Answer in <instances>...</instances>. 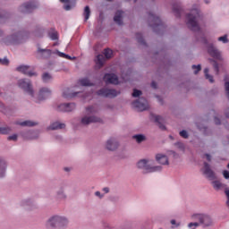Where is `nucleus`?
<instances>
[{
  "label": "nucleus",
  "mask_w": 229,
  "mask_h": 229,
  "mask_svg": "<svg viewBox=\"0 0 229 229\" xmlns=\"http://www.w3.org/2000/svg\"><path fill=\"white\" fill-rule=\"evenodd\" d=\"M171 225H176V220H171Z\"/></svg>",
  "instance_id": "62"
},
{
  "label": "nucleus",
  "mask_w": 229,
  "mask_h": 229,
  "mask_svg": "<svg viewBox=\"0 0 229 229\" xmlns=\"http://www.w3.org/2000/svg\"><path fill=\"white\" fill-rule=\"evenodd\" d=\"M151 121H154V123H157V126L161 129V130H165V126L164 124H162V122L164 121L162 119V117L160 115H157V114H151L150 117Z\"/></svg>",
  "instance_id": "22"
},
{
  "label": "nucleus",
  "mask_w": 229,
  "mask_h": 229,
  "mask_svg": "<svg viewBox=\"0 0 229 229\" xmlns=\"http://www.w3.org/2000/svg\"><path fill=\"white\" fill-rule=\"evenodd\" d=\"M86 115H95L99 112V107L98 106H89L85 108Z\"/></svg>",
  "instance_id": "25"
},
{
  "label": "nucleus",
  "mask_w": 229,
  "mask_h": 229,
  "mask_svg": "<svg viewBox=\"0 0 229 229\" xmlns=\"http://www.w3.org/2000/svg\"><path fill=\"white\" fill-rule=\"evenodd\" d=\"M96 123H98V124H103L105 121L103 120V118L98 115H90V114H84L80 119L81 126H89Z\"/></svg>",
  "instance_id": "4"
},
{
  "label": "nucleus",
  "mask_w": 229,
  "mask_h": 229,
  "mask_svg": "<svg viewBox=\"0 0 229 229\" xmlns=\"http://www.w3.org/2000/svg\"><path fill=\"white\" fill-rule=\"evenodd\" d=\"M174 147L179 151H182V153H185V144H183L182 142L174 143Z\"/></svg>",
  "instance_id": "38"
},
{
  "label": "nucleus",
  "mask_w": 229,
  "mask_h": 229,
  "mask_svg": "<svg viewBox=\"0 0 229 229\" xmlns=\"http://www.w3.org/2000/svg\"><path fill=\"white\" fill-rule=\"evenodd\" d=\"M57 110L58 112H72L73 110H76V104H61L57 106Z\"/></svg>",
  "instance_id": "16"
},
{
  "label": "nucleus",
  "mask_w": 229,
  "mask_h": 229,
  "mask_svg": "<svg viewBox=\"0 0 229 229\" xmlns=\"http://www.w3.org/2000/svg\"><path fill=\"white\" fill-rule=\"evenodd\" d=\"M212 185L216 191H221V189H225L226 184L221 182V181H214Z\"/></svg>",
  "instance_id": "29"
},
{
  "label": "nucleus",
  "mask_w": 229,
  "mask_h": 229,
  "mask_svg": "<svg viewBox=\"0 0 229 229\" xmlns=\"http://www.w3.org/2000/svg\"><path fill=\"white\" fill-rule=\"evenodd\" d=\"M103 191L104 192H106V194H108V192H110V189L108 188H104Z\"/></svg>",
  "instance_id": "59"
},
{
  "label": "nucleus",
  "mask_w": 229,
  "mask_h": 229,
  "mask_svg": "<svg viewBox=\"0 0 229 229\" xmlns=\"http://www.w3.org/2000/svg\"><path fill=\"white\" fill-rule=\"evenodd\" d=\"M132 106L137 108L140 112H144V110H148V100H146L144 98H140L132 102Z\"/></svg>",
  "instance_id": "10"
},
{
  "label": "nucleus",
  "mask_w": 229,
  "mask_h": 229,
  "mask_svg": "<svg viewBox=\"0 0 229 229\" xmlns=\"http://www.w3.org/2000/svg\"><path fill=\"white\" fill-rule=\"evenodd\" d=\"M98 96H102V98H115L119 96V92L115 89H102L97 92Z\"/></svg>",
  "instance_id": "9"
},
{
  "label": "nucleus",
  "mask_w": 229,
  "mask_h": 229,
  "mask_svg": "<svg viewBox=\"0 0 229 229\" xmlns=\"http://www.w3.org/2000/svg\"><path fill=\"white\" fill-rule=\"evenodd\" d=\"M34 34L36 37H42V35H44V28L41 26H37L34 30Z\"/></svg>",
  "instance_id": "35"
},
{
  "label": "nucleus",
  "mask_w": 229,
  "mask_h": 229,
  "mask_svg": "<svg viewBox=\"0 0 229 229\" xmlns=\"http://www.w3.org/2000/svg\"><path fill=\"white\" fill-rule=\"evenodd\" d=\"M136 38L140 44H146L144 38H142V35L140 33L136 34Z\"/></svg>",
  "instance_id": "46"
},
{
  "label": "nucleus",
  "mask_w": 229,
  "mask_h": 229,
  "mask_svg": "<svg viewBox=\"0 0 229 229\" xmlns=\"http://www.w3.org/2000/svg\"><path fill=\"white\" fill-rule=\"evenodd\" d=\"M203 158H206L208 162H210V160H212V156H210V154H204Z\"/></svg>",
  "instance_id": "55"
},
{
  "label": "nucleus",
  "mask_w": 229,
  "mask_h": 229,
  "mask_svg": "<svg viewBox=\"0 0 229 229\" xmlns=\"http://www.w3.org/2000/svg\"><path fill=\"white\" fill-rule=\"evenodd\" d=\"M106 58H105L104 55H98L95 60L96 62V69H101L105 65Z\"/></svg>",
  "instance_id": "23"
},
{
  "label": "nucleus",
  "mask_w": 229,
  "mask_h": 229,
  "mask_svg": "<svg viewBox=\"0 0 229 229\" xmlns=\"http://www.w3.org/2000/svg\"><path fill=\"white\" fill-rule=\"evenodd\" d=\"M208 53L216 60H223V56L221 55V52L214 47V45L210 44L208 47Z\"/></svg>",
  "instance_id": "13"
},
{
  "label": "nucleus",
  "mask_w": 229,
  "mask_h": 229,
  "mask_svg": "<svg viewBox=\"0 0 229 229\" xmlns=\"http://www.w3.org/2000/svg\"><path fill=\"white\" fill-rule=\"evenodd\" d=\"M64 171H65L66 173H69V171H71V168L65 167V168H64Z\"/></svg>",
  "instance_id": "61"
},
{
  "label": "nucleus",
  "mask_w": 229,
  "mask_h": 229,
  "mask_svg": "<svg viewBox=\"0 0 229 229\" xmlns=\"http://www.w3.org/2000/svg\"><path fill=\"white\" fill-rule=\"evenodd\" d=\"M38 55L39 58H49V56H51V55H52V52L49 49L38 48Z\"/></svg>",
  "instance_id": "26"
},
{
  "label": "nucleus",
  "mask_w": 229,
  "mask_h": 229,
  "mask_svg": "<svg viewBox=\"0 0 229 229\" xmlns=\"http://www.w3.org/2000/svg\"><path fill=\"white\" fill-rule=\"evenodd\" d=\"M16 124H19L20 126H37V124H38L37 122H33V121H24V122H17Z\"/></svg>",
  "instance_id": "30"
},
{
  "label": "nucleus",
  "mask_w": 229,
  "mask_h": 229,
  "mask_svg": "<svg viewBox=\"0 0 229 229\" xmlns=\"http://www.w3.org/2000/svg\"><path fill=\"white\" fill-rule=\"evenodd\" d=\"M191 69L193 70L194 74H198V72H199V71H201V65H192Z\"/></svg>",
  "instance_id": "45"
},
{
  "label": "nucleus",
  "mask_w": 229,
  "mask_h": 229,
  "mask_svg": "<svg viewBox=\"0 0 229 229\" xmlns=\"http://www.w3.org/2000/svg\"><path fill=\"white\" fill-rule=\"evenodd\" d=\"M204 74L206 76V80H208V81H210V83H214V77H212V75L208 74V68H206L204 70Z\"/></svg>",
  "instance_id": "41"
},
{
  "label": "nucleus",
  "mask_w": 229,
  "mask_h": 229,
  "mask_svg": "<svg viewBox=\"0 0 229 229\" xmlns=\"http://www.w3.org/2000/svg\"><path fill=\"white\" fill-rule=\"evenodd\" d=\"M18 136L17 134H13L11 136L8 137V140H14L17 141Z\"/></svg>",
  "instance_id": "53"
},
{
  "label": "nucleus",
  "mask_w": 229,
  "mask_h": 229,
  "mask_svg": "<svg viewBox=\"0 0 229 229\" xmlns=\"http://www.w3.org/2000/svg\"><path fill=\"white\" fill-rule=\"evenodd\" d=\"M156 160L161 165H169V159L167 158V156H165L164 154H157Z\"/></svg>",
  "instance_id": "20"
},
{
  "label": "nucleus",
  "mask_w": 229,
  "mask_h": 229,
  "mask_svg": "<svg viewBox=\"0 0 229 229\" xmlns=\"http://www.w3.org/2000/svg\"><path fill=\"white\" fill-rule=\"evenodd\" d=\"M179 135L182 137V139H189V133L187 132V131H181L179 132Z\"/></svg>",
  "instance_id": "48"
},
{
  "label": "nucleus",
  "mask_w": 229,
  "mask_h": 229,
  "mask_svg": "<svg viewBox=\"0 0 229 229\" xmlns=\"http://www.w3.org/2000/svg\"><path fill=\"white\" fill-rule=\"evenodd\" d=\"M205 3H206V4H208V3H210V1L205 0Z\"/></svg>",
  "instance_id": "64"
},
{
  "label": "nucleus",
  "mask_w": 229,
  "mask_h": 229,
  "mask_svg": "<svg viewBox=\"0 0 229 229\" xmlns=\"http://www.w3.org/2000/svg\"><path fill=\"white\" fill-rule=\"evenodd\" d=\"M95 196H98V198H100V199L103 198V194H101V192L100 191H96L95 192Z\"/></svg>",
  "instance_id": "57"
},
{
  "label": "nucleus",
  "mask_w": 229,
  "mask_h": 229,
  "mask_svg": "<svg viewBox=\"0 0 229 229\" xmlns=\"http://www.w3.org/2000/svg\"><path fill=\"white\" fill-rule=\"evenodd\" d=\"M225 195H226V197H227L226 205H227V207L229 208V189H228V188H225Z\"/></svg>",
  "instance_id": "52"
},
{
  "label": "nucleus",
  "mask_w": 229,
  "mask_h": 229,
  "mask_svg": "<svg viewBox=\"0 0 229 229\" xmlns=\"http://www.w3.org/2000/svg\"><path fill=\"white\" fill-rule=\"evenodd\" d=\"M223 176H224V178H225V180H229V172L225 170L223 172Z\"/></svg>",
  "instance_id": "56"
},
{
  "label": "nucleus",
  "mask_w": 229,
  "mask_h": 229,
  "mask_svg": "<svg viewBox=\"0 0 229 229\" xmlns=\"http://www.w3.org/2000/svg\"><path fill=\"white\" fill-rule=\"evenodd\" d=\"M63 97H64L66 99H69L71 98H76V93L71 92V90L66 89L64 91Z\"/></svg>",
  "instance_id": "34"
},
{
  "label": "nucleus",
  "mask_w": 229,
  "mask_h": 229,
  "mask_svg": "<svg viewBox=\"0 0 229 229\" xmlns=\"http://www.w3.org/2000/svg\"><path fill=\"white\" fill-rule=\"evenodd\" d=\"M202 173L205 174L206 178L209 180H216V173L212 171V168H210V165L208 163L204 162Z\"/></svg>",
  "instance_id": "12"
},
{
  "label": "nucleus",
  "mask_w": 229,
  "mask_h": 229,
  "mask_svg": "<svg viewBox=\"0 0 229 229\" xmlns=\"http://www.w3.org/2000/svg\"><path fill=\"white\" fill-rule=\"evenodd\" d=\"M188 226L189 228L195 229V228H198V226H199V223L198 222L190 223Z\"/></svg>",
  "instance_id": "50"
},
{
  "label": "nucleus",
  "mask_w": 229,
  "mask_h": 229,
  "mask_svg": "<svg viewBox=\"0 0 229 229\" xmlns=\"http://www.w3.org/2000/svg\"><path fill=\"white\" fill-rule=\"evenodd\" d=\"M20 205L25 210H35V208H37V204L30 199L21 200Z\"/></svg>",
  "instance_id": "14"
},
{
  "label": "nucleus",
  "mask_w": 229,
  "mask_h": 229,
  "mask_svg": "<svg viewBox=\"0 0 229 229\" xmlns=\"http://www.w3.org/2000/svg\"><path fill=\"white\" fill-rule=\"evenodd\" d=\"M216 124H221V121L218 118H215Z\"/></svg>",
  "instance_id": "58"
},
{
  "label": "nucleus",
  "mask_w": 229,
  "mask_h": 229,
  "mask_svg": "<svg viewBox=\"0 0 229 229\" xmlns=\"http://www.w3.org/2000/svg\"><path fill=\"white\" fill-rule=\"evenodd\" d=\"M0 108H4V105L0 104Z\"/></svg>",
  "instance_id": "63"
},
{
  "label": "nucleus",
  "mask_w": 229,
  "mask_h": 229,
  "mask_svg": "<svg viewBox=\"0 0 229 229\" xmlns=\"http://www.w3.org/2000/svg\"><path fill=\"white\" fill-rule=\"evenodd\" d=\"M52 80H53V75H51V73L44 72L42 74V81L44 83H49V81H51Z\"/></svg>",
  "instance_id": "32"
},
{
  "label": "nucleus",
  "mask_w": 229,
  "mask_h": 229,
  "mask_svg": "<svg viewBox=\"0 0 229 229\" xmlns=\"http://www.w3.org/2000/svg\"><path fill=\"white\" fill-rule=\"evenodd\" d=\"M5 173H6V161H4V159L0 158V178H3Z\"/></svg>",
  "instance_id": "28"
},
{
  "label": "nucleus",
  "mask_w": 229,
  "mask_h": 229,
  "mask_svg": "<svg viewBox=\"0 0 229 229\" xmlns=\"http://www.w3.org/2000/svg\"><path fill=\"white\" fill-rule=\"evenodd\" d=\"M57 55L58 56H61V58H66V60H72V57H71L69 55L64 54L60 51H57Z\"/></svg>",
  "instance_id": "44"
},
{
  "label": "nucleus",
  "mask_w": 229,
  "mask_h": 229,
  "mask_svg": "<svg viewBox=\"0 0 229 229\" xmlns=\"http://www.w3.org/2000/svg\"><path fill=\"white\" fill-rule=\"evenodd\" d=\"M104 81L106 83H111L112 85H119V78L114 73H107L104 76Z\"/></svg>",
  "instance_id": "18"
},
{
  "label": "nucleus",
  "mask_w": 229,
  "mask_h": 229,
  "mask_svg": "<svg viewBox=\"0 0 229 229\" xmlns=\"http://www.w3.org/2000/svg\"><path fill=\"white\" fill-rule=\"evenodd\" d=\"M104 55L106 60H110V58H112V55H114V52L112 51V49L106 48L104 50Z\"/></svg>",
  "instance_id": "39"
},
{
  "label": "nucleus",
  "mask_w": 229,
  "mask_h": 229,
  "mask_svg": "<svg viewBox=\"0 0 229 229\" xmlns=\"http://www.w3.org/2000/svg\"><path fill=\"white\" fill-rule=\"evenodd\" d=\"M18 86L20 89H22L24 92H27L29 96H31V98H35V90H33V85L31 84V81L21 79L18 81Z\"/></svg>",
  "instance_id": "6"
},
{
  "label": "nucleus",
  "mask_w": 229,
  "mask_h": 229,
  "mask_svg": "<svg viewBox=\"0 0 229 229\" xmlns=\"http://www.w3.org/2000/svg\"><path fill=\"white\" fill-rule=\"evenodd\" d=\"M55 198L57 199H61L62 201H65V199H67V193H65L64 186L59 187V189L55 192Z\"/></svg>",
  "instance_id": "19"
},
{
  "label": "nucleus",
  "mask_w": 229,
  "mask_h": 229,
  "mask_svg": "<svg viewBox=\"0 0 229 229\" xmlns=\"http://www.w3.org/2000/svg\"><path fill=\"white\" fill-rule=\"evenodd\" d=\"M64 129H65V123H62L59 122H54L47 127V130H64Z\"/></svg>",
  "instance_id": "27"
},
{
  "label": "nucleus",
  "mask_w": 229,
  "mask_h": 229,
  "mask_svg": "<svg viewBox=\"0 0 229 229\" xmlns=\"http://www.w3.org/2000/svg\"><path fill=\"white\" fill-rule=\"evenodd\" d=\"M219 42H223L224 44L228 43V38L226 36L218 38Z\"/></svg>",
  "instance_id": "51"
},
{
  "label": "nucleus",
  "mask_w": 229,
  "mask_h": 229,
  "mask_svg": "<svg viewBox=\"0 0 229 229\" xmlns=\"http://www.w3.org/2000/svg\"><path fill=\"white\" fill-rule=\"evenodd\" d=\"M0 64L2 65H8L10 64V61L8 60V58L4 57V58H0Z\"/></svg>",
  "instance_id": "49"
},
{
  "label": "nucleus",
  "mask_w": 229,
  "mask_h": 229,
  "mask_svg": "<svg viewBox=\"0 0 229 229\" xmlns=\"http://www.w3.org/2000/svg\"><path fill=\"white\" fill-rule=\"evenodd\" d=\"M71 221L66 216L53 215L46 221V226L49 229H65L69 228Z\"/></svg>",
  "instance_id": "1"
},
{
  "label": "nucleus",
  "mask_w": 229,
  "mask_h": 229,
  "mask_svg": "<svg viewBox=\"0 0 229 229\" xmlns=\"http://www.w3.org/2000/svg\"><path fill=\"white\" fill-rule=\"evenodd\" d=\"M123 19H124V13L123 11H117L114 17V22L118 26H123Z\"/></svg>",
  "instance_id": "21"
},
{
  "label": "nucleus",
  "mask_w": 229,
  "mask_h": 229,
  "mask_svg": "<svg viewBox=\"0 0 229 229\" xmlns=\"http://www.w3.org/2000/svg\"><path fill=\"white\" fill-rule=\"evenodd\" d=\"M50 38L52 40H56L58 38V34L56 32L50 34Z\"/></svg>",
  "instance_id": "54"
},
{
  "label": "nucleus",
  "mask_w": 229,
  "mask_h": 229,
  "mask_svg": "<svg viewBox=\"0 0 229 229\" xmlns=\"http://www.w3.org/2000/svg\"><path fill=\"white\" fill-rule=\"evenodd\" d=\"M140 96H142V91L134 89L132 92V98H139Z\"/></svg>",
  "instance_id": "47"
},
{
  "label": "nucleus",
  "mask_w": 229,
  "mask_h": 229,
  "mask_svg": "<svg viewBox=\"0 0 229 229\" xmlns=\"http://www.w3.org/2000/svg\"><path fill=\"white\" fill-rule=\"evenodd\" d=\"M12 131V128L10 127H0V133L2 135H6Z\"/></svg>",
  "instance_id": "43"
},
{
  "label": "nucleus",
  "mask_w": 229,
  "mask_h": 229,
  "mask_svg": "<svg viewBox=\"0 0 229 229\" xmlns=\"http://www.w3.org/2000/svg\"><path fill=\"white\" fill-rule=\"evenodd\" d=\"M148 21L149 22H154L150 23V26H157L158 28H162V25H160V18H158V16H155L154 14H149L148 16Z\"/></svg>",
  "instance_id": "24"
},
{
  "label": "nucleus",
  "mask_w": 229,
  "mask_h": 229,
  "mask_svg": "<svg viewBox=\"0 0 229 229\" xmlns=\"http://www.w3.org/2000/svg\"><path fill=\"white\" fill-rule=\"evenodd\" d=\"M119 146V141L115 138H109L105 143V148L107 149V151H117Z\"/></svg>",
  "instance_id": "8"
},
{
  "label": "nucleus",
  "mask_w": 229,
  "mask_h": 229,
  "mask_svg": "<svg viewBox=\"0 0 229 229\" xmlns=\"http://www.w3.org/2000/svg\"><path fill=\"white\" fill-rule=\"evenodd\" d=\"M16 71L18 72H22V74H25L26 76H29L30 78H32V76H37V72L30 70L29 65H21L16 68Z\"/></svg>",
  "instance_id": "15"
},
{
  "label": "nucleus",
  "mask_w": 229,
  "mask_h": 229,
  "mask_svg": "<svg viewBox=\"0 0 229 229\" xmlns=\"http://www.w3.org/2000/svg\"><path fill=\"white\" fill-rule=\"evenodd\" d=\"M209 64H212L216 72H219V64L214 59H208Z\"/></svg>",
  "instance_id": "42"
},
{
  "label": "nucleus",
  "mask_w": 229,
  "mask_h": 229,
  "mask_svg": "<svg viewBox=\"0 0 229 229\" xmlns=\"http://www.w3.org/2000/svg\"><path fill=\"white\" fill-rule=\"evenodd\" d=\"M34 132H27L23 134V139L25 140H33L35 139Z\"/></svg>",
  "instance_id": "40"
},
{
  "label": "nucleus",
  "mask_w": 229,
  "mask_h": 229,
  "mask_svg": "<svg viewBox=\"0 0 229 229\" xmlns=\"http://www.w3.org/2000/svg\"><path fill=\"white\" fill-rule=\"evenodd\" d=\"M191 217L193 221H199V225H203V226H212L214 225V220L208 215L194 214Z\"/></svg>",
  "instance_id": "5"
},
{
  "label": "nucleus",
  "mask_w": 229,
  "mask_h": 229,
  "mask_svg": "<svg viewBox=\"0 0 229 229\" xmlns=\"http://www.w3.org/2000/svg\"><path fill=\"white\" fill-rule=\"evenodd\" d=\"M199 19L201 16L199 15V10L193 9L187 15V26L192 31H199Z\"/></svg>",
  "instance_id": "3"
},
{
  "label": "nucleus",
  "mask_w": 229,
  "mask_h": 229,
  "mask_svg": "<svg viewBox=\"0 0 229 229\" xmlns=\"http://www.w3.org/2000/svg\"><path fill=\"white\" fill-rule=\"evenodd\" d=\"M51 96V89L49 88H41L36 95L37 101H44Z\"/></svg>",
  "instance_id": "11"
},
{
  "label": "nucleus",
  "mask_w": 229,
  "mask_h": 229,
  "mask_svg": "<svg viewBox=\"0 0 229 229\" xmlns=\"http://www.w3.org/2000/svg\"><path fill=\"white\" fill-rule=\"evenodd\" d=\"M80 85L82 87H90L92 86V82L89 79H82L79 81Z\"/></svg>",
  "instance_id": "37"
},
{
  "label": "nucleus",
  "mask_w": 229,
  "mask_h": 229,
  "mask_svg": "<svg viewBox=\"0 0 229 229\" xmlns=\"http://www.w3.org/2000/svg\"><path fill=\"white\" fill-rule=\"evenodd\" d=\"M24 37V32L21 30H14L11 36L4 38V43L7 46L10 44H13L19 40V38H22Z\"/></svg>",
  "instance_id": "7"
},
{
  "label": "nucleus",
  "mask_w": 229,
  "mask_h": 229,
  "mask_svg": "<svg viewBox=\"0 0 229 229\" xmlns=\"http://www.w3.org/2000/svg\"><path fill=\"white\" fill-rule=\"evenodd\" d=\"M138 169L143 171L144 174H149V173H160L162 171V165H151V160L144 158L137 162Z\"/></svg>",
  "instance_id": "2"
},
{
  "label": "nucleus",
  "mask_w": 229,
  "mask_h": 229,
  "mask_svg": "<svg viewBox=\"0 0 229 229\" xmlns=\"http://www.w3.org/2000/svg\"><path fill=\"white\" fill-rule=\"evenodd\" d=\"M60 2L64 4V8L66 12H69L74 6V4L71 5V0H60Z\"/></svg>",
  "instance_id": "33"
},
{
  "label": "nucleus",
  "mask_w": 229,
  "mask_h": 229,
  "mask_svg": "<svg viewBox=\"0 0 229 229\" xmlns=\"http://www.w3.org/2000/svg\"><path fill=\"white\" fill-rule=\"evenodd\" d=\"M36 8H38V4L35 3L24 4L20 7V12L22 13H30V12H33Z\"/></svg>",
  "instance_id": "17"
},
{
  "label": "nucleus",
  "mask_w": 229,
  "mask_h": 229,
  "mask_svg": "<svg viewBox=\"0 0 229 229\" xmlns=\"http://www.w3.org/2000/svg\"><path fill=\"white\" fill-rule=\"evenodd\" d=\"M83 16H84L85 21H89V19L90 17V7H89V5H87L84 8Z\"/></svg>",
  "instance_id": "36"
},
{
  "label": "nucleus",
  "mask_w": 229,
  "mask_h": 229,
  "mask_svg": "<svg viewBox=\"0 0 229 229\" xmlns=\"http://www.w3.org/2000/svg\"><path fill=\"white\" fill-rule=\"evenodd\" d=\"M151 87H153V89H157V83L152 82V83H151Z\"/></svg>",
  "instance_id": "60"
},
{
  "label": "nucleus",
  "mask_w": 229,
  "mask_h": 229,
  "mask_svg": "<svg viewBox=\"0 0 229 229\" xmlns=\"http://www.w3.org/2000/svg\"><path fill=\"white\" fill-rule=\"evenodd\" d=\"M132 139L136 140L138 144L146 141V136H144V134H136L132 136Z\"/></svg>",
  "instance_id": "31"
}]
</instances>
